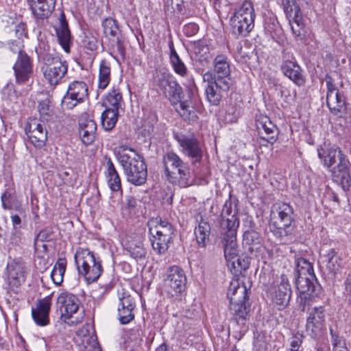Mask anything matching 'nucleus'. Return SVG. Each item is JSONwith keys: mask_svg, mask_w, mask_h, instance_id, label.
<instances>
[{"mask_svg": "<svg viewBox=\"0 0 351 351\" xmlns=\"http://www.w3.org/2000/svg\"><path fill=\"white\" fill-rule=\"evenodd\" d=\"M296 263L295 285L299 293L298 302L304 312L322 293V287L314 274L312 264L304 258H298Z\"/></svg>", "mask_w": 351, "mask_h": 351, "instance_id": "f257e3e1", "label": "nucleus"}, {"mask_svg": "<svg viewBox=\"0 0 351 351\" xmlns=\"http://www.w3.org/2000/svg\"><path fill=\"white\" fill-rule=\"evenodd\" d=\"M293 207L285 202H277L271 206L269 230L280 241H291L295 236V219Z\"/></svg>", "mask_w": 351, "mask_h": 351, "instance_id": "f03ea898", "label": "nucleus"}, {"mask_svg": "<svg viewBox=\"0 0 351 351\" xmlns=\"http://www.w3.org/2000/svg\"><path fill=\"white\" fill-rule=\"evenodd\" d=\"M318 156L322 160L324 167L332 173V180L340 184L342 188L348 189L351 184L350 163L341 149L336 146L326 150L318 151Z\"/></svg>", "mask_w": 351, "mask_h": 351, "instance_id": "7ed1b4c3", "label": "nucleus"}, {"mask_svg": "<svg viewBox=\"0 0 351 351\" xmlns=\"http://www.w3.org/2000/svg\"><path fill=\"white\" fill-rule=\"evenodd\" d=\"M219 223L226 260L228 262H231L233 267L236 268L235 263H237L241 269L245 270L249 267L248 263H244L242 265L241 259L238 258L237 233L240 223L239 218L237 215L221 218Z\"/></svg>", "mask_w": 351, "mask_h": 351, "instance_id": "20e7f679", "label": "nucleus"}, {"mask_svg": "<svg viewBox=\"0 0 351 351\" xmlns=\"http://www.w3.org/2000/svg\"><path fill=\"white\" fill-rule=\"evenodd\" d=\"M117 157L128 182L135 186L145 183L147 170L143 156L132 148L124 147L117 153Z\"/></svg>", "mask_w": 351, "mask_h": 351, "instance_id": "39448f33", "label": "nucleus"}, {"mask_svg": "<svg viewBox=\"0 0 351 351\" xmlns=\"http://www.w3.org/2000/svg\"><path fill=\"white\" fill-rule=\"evenodd\" d=\"M153 250L158 254H165L172 242L174 234L173 226L160 217L152 218L147 223Z\"/></svg>", "mask_w": 351, "mask_h": 351, "instance_id": "423d86ee", "label": "nucleus"}, {"mask_svg": "<svg viewBox=\"0 0 351 351\" xmlns=\"http://www.w3.org/2000/svg\"><path fill=\"white\" fill-rule=\"evenodd\" d=\"M75 262L78 272L88 283L94 282L100 277L103 267L101 261L88 249H80L75 254Z\"/></svg>", "mask_w": 351, "mask_h": 351, "instance_id": "0eeeda50", "label": "nucleus"}, {"mask_svg": "<svg viewBox=\"0 0 351 351\" xmlns=\"http://www.w3.org/2000/svg\"><path fill=\"white\" fill-rule=\"evenodd\" d=\"M255 16L252 1H243L230 18V25L233 34L242 37L247 36L254 27Z\"/></svg>", "mask_w": 351, "mask_h": 351, "instance_id": "6e6552de", "label": "nucleus"}, {"mask_svg": "<svg viewBox=\"0 0 351 351\" xmlns=\"http://www.w3.org/2000/svg\"><path fill=\"white\" fill-rule=\"evenodd\" d=\"M286 18L289 21L293 34L302 40L305 37V24L303 15L296 0H279Z\"/></svg>", "mask_w": 351, "mask_h": 351, "instance_id": "1a4fd4ad", "label": "nucleus"}, {"mask_svg": "<svg viewBox=\"0 0 351 351\" xmlns=\"http://www.w3.org/2000/svg\"><path fill=\"white\" fill-rule=\"evenodd\" d=\"M156 86L172 105L178 104L184 97L182 88L174 77L165 70L156 71L154 77Z\"/></svg>", "mask_w": 351, "mask_h": 351, "instance_id": "9d476101", "label": "nucleus"}, {"mask_svg": "<svg viewBox=\"0 0 351 351\" xmlns=\"http://www.w3.org/2000/svg\"><path fill=\"white\" fill-rule=\"evenodd\" d=\"M174 138L178 143L181 152L193 160L192 163L199 162L203 156V151L199 141L193 134L175 133Z\"/></svg>", "mask_w": 351, "mask_h": 351, "instance_id": "9b49d317", "label": "nucleus"}, {"mask_svg": "<svg viewBox=\"0 0 351 351\" xmlns=\"http://www.w3.org/2000/svg\"><path fill=\"white\" fill-rule=\"evenodd\" d=\"M88 97V87L82 81H74L69 84L62 99V106L71 110Z\"/></svg>", "mask_w": 351, "mask_h": 351, "instance_id": "f8f14e48", "label": "nucleus"}, {"mask_svg": "<svg viewBox=\"0 0 351 351\" xmlns=\"http://www.w3.org/2000/svg\"><path fill=\"white\" fill-rule=\"evenodd\" d=\"M203 80L207 83L205 93L208 101L213 106H218L223 95L227 93L231 85L216 80L210 73H204Z\"/></svg>", "mask_w": 351, "mask_h": 351, "instance_id": "ddd939ff", "label": "nucleus"}, {"mask_svg": "<svg viewBox=\"0 0 351 351\" xmlns=\"http://www.w3.org/2000/svg\"><path fill=\"white\" fill-rule=\"evenodd\" d=\"M102 27L104 34L108 38L112 49L123 56L125 48L117 21L111 17L106 18L102 21Z\"/></svg>", "mask_w": 351, "mask_h": 351, "instance_id": "4468645a", "label": "nucleus"}, {"mask_svg": "<svg viewBox=\"0 0 351 351\" xmlns=\"http://www.w3.org/2000/svg\"><path fill=\"white\" fill-rule=\"evenodd\" d=\"M270 295L272 302L280 308H285L289 304L291 289L285 274H282L276 280V284L270 290Z\"/></svg>", "mask_w": 351, "mask_h": 351, "instance_id": "2eb2a0df", "label": "nucleus"}, {"mask_svg": "<svg viewBox=\"0 0 351 351\" xmlns=\"http://www.w3.org/2000/svg\"><path fill=\"white\" fill-rule=\"evenodd\" d=\"M56 304L61 318L66 322L78 311L80 301L75 295L64 291L58 295Z\"/></svg>", "mask_w": 351, "mask_h": 351, "instance_id": "dca6fc26", "label": "nucleus"}, {"mask_svg": "<svg viewBox=\"0 0 351 351\" xmlns=\"http://www.w3.org/2000/svg\"><path fill=\"white\" fill-rule=\"evenodd\" d=\"M186 277L182 269L178 266H172L167 271L165 286L171 295L181 293L185 290Z\"/></svg>", "mask_w": 351, "mask_h": 351, "instance_id": "f3484780", "label": "nucleus"}, {"mask_svg": "<svg viewBox=\"0 0 351 351\" xmlns=\"http://www.w3.org/2000/svg\"><path fill=\"white\" fill-rule=\"evenodd\" d=\"M13 70L16 83L23 84L28 82L33 73V65L30 57L24 51H19Z\"/></svg>", "mask_w": 351, "mask_h": 351, "instance_id": "a211bd4d", "label": "nucleus"}, {"mask_svg": "<svg viewBox=\"0 0 351 351\" xmlns=\"http://www.w3.org/2000/svg\"><path fill=\"white\" fill-rule=\"evenodd\" d=\"M325 322V310L323 306H316L309 312L306 319V329L313 338L322 334Z\"/></svg>", "mask_w": 351, "mask_h": 351, "instance_id": "6ab92c4d", "label": "nucleus"}, {"mask_svg": "<svg viewBox=\"0 0 351 351\" xmlns=\"http://www.w3.org/2000/svg\"><path fill=\"white\" fill-rule=\"evenodd\" d=\"M31 143L36 147L41 148L47 141V131L40 121L34 119L27 123L25 128Z\"/></svg>", "mask_w": 351, "mask_h": 351, "instance_id": "aec40b11", "label": "nucleus"}, {"mask_svg": "<svg viewBox=\"0 0 351 351\" xmlns=\"http://www.w3.org/2000/svg\"><path fill=\"white\" fill-rule=\"evenodd\" d=\"M42 71L45 78L49 84L56 86L62 82L67 73L68 64L65 60L56 62V64L43 66Z\"/></svg>", "mask_w": 351, "mask_h": 351, "instance_id": "412c9836", "label": "nucleus"}, {"mask_svg": "<svg viewBox=\"0 0 351 351\" xmlns=\"http://www.w3.org/2000/svg\"><path fill=\"white\" fill-rule=\"evenodd\" d=\"M213 71H208L216 80L231 85L230 68L228 58L224 55H218L213 60Z\"/></svg>", "mask_w": 351, "mask_h": 351, "instance_id": "4be33fe9", "label": "nucleus"}, {"mask_svg": "<svg viewBox=\"0 0 351 351\" xmlns=\"http://www.w3.org/2000/svg\"><path fill=\"white\" fill-rule=\"evenodd\" d=\"M51 306V299L49 297L36 301V307L32 308V316L37 325L44 326L49 324Z\"/></svg>", "mask_w": 351, "mask_h": 351, "instance_id": "5701e85b", "label": "nucleus"}, {"mask_svg": "<svg viewBox=\"0 0 351 351\" xmlns=\"http://www.w3.org/2000/svg\"><path fill=\"white\" fill-rule=\"evenodd\" d=\"M192 59L199 69L204 70L207 67L211 60L208 46L202 40L194 42L192 48Z\"/></svg>", "mask_w": 351, "mask_h": 351, "instance_id": "b1692460", "label": "nucleus"}, {"mask_svg": "<svg viewBox=\"0 0 351 351\" xmlns=\"http://www.w3.org/2000/svg\"><path fill=\"white\" fill-rule=\"evenodd\" d=\"M256 128L261 139L273 144L278 134L277 127L271 121L269 117H261L256 121Z\"/></svg>", "mask_w": 351, "mask_h": 351, "instance_id": "393cba45", "label": "nucleus"}, {"mask_svg": "<svg viewBox=\"0 0 351 351\" xmlns=\"http://www.w3.org/2000/svg\"><path fill=\"white\" fill-rule=\"evenodd\" d=\"M282 73L298 86L305 84V76L300 66L291 60H284L281 64Z\"/></svg>", "mask_w": 351, "mask_h": 351, "instance_id": "a878e982", "label": "nucleus"}, {"mask_svg": "<svg viewBox=\"0 0 351 351\" xmlns=\"http://www.w3.org/2000/svg\"><path fill=\"white\" fill-rule=\"evenodd\" d=\"M242 245L247 254L253 255L261 249L263 238L257 231L247 230L243 233Z\"/></svg>", "mask_w": 351, "mask_h": 351, "instance_id": "bb28decb", "label": "nucleus"}, {"mask_svg": "<svg viewBox=\"0 0 351 351\" xmlns=\"http://www.w3.org/2000/svg\"><path fill=\"white\" fill-rule=\"evenodd\" d=\"M326 104L330 112L336 116H341L347 110L346 97L343 92L326 95Z\"/></svg>", "mask_w": 351, "mask_h": 351, "instance_id": "cd10ccee", "label": "nucleus"}, {"mask_svg": "<svg viewBox=\"0 0 351 351\" xmlns=\"http://www.w3.org/2000/svg\"><path fill=\"white\" fill-rule=\"evenodd\" d=\"M169 181L180 187H187L191 184L189 167L186 163L180 165L178 168L167 176Z\"/></svg>", "mask_w": 351, "mask_h": 351, "instance_id": "c85d7f7f", "label": "nucleus"}, {"mask_svg": "<svg viewBox=\"0 0 351 351\" xmlns=\"http://www.w3.org/2000/svg\"><path fill=\"white\" fill-rule=\"evenodd\" d=\"M59 25L56 28L59 43L66 52H69L71 32L65 14L62 12L59 16Z\"/></svg>", "mask_w": 351, "mask_h": 351, "instance_id": "c756f323", "label": "nucleus"}, {"mask_svg": "<svg viewBox=\"0 0 351 351\" xmlns=\"http://www.w3.org/2000/svg\"><path fill=\"white\" fill-rule=\"evenodd\" d=\"M56 0H32L34 15L40 19H47L54 10Z\"/></svg>", "mask_w": 351, "mask_h": 351, "instance_id": "7c9ffc66", "label": "nucleus"}, {"mask_svg": "<svg viewBox=\"0 0 351 351\" xmlns=\"http://www.w3.org/2000/svg\"><path fill=\"white\" fill-rule=\"evenodd\" d=\"M227 297L230 304L246 302L248 299L247 289L243 284L240 285L238 281H234L230 283Z\"/></svg>", "mask_w": 351, "mask_h": 351, "instance_id": "2f4dec72", "label": "nucleus"}, {"mask_svg": "<svg viewBox=\"0 0 351 351\" xmlns=\"http://www.w3.org/2000/svg\"><path fill=\"white\" fill-rule=\"evenodd\" d=\"M25 262L21 258H15L8 265L9 278L14 281V285L18 286L25 280Z\"/></svg>", "mask_w": 351, "mask_h": 351, "instance_id": "473e14b6", "label": "nucleus"}, {"mask_svg": "<svg viewBox=\"0 0 351 351\" xmlns=\"http://www.w3.org/2000/svg\"><path fill=\"white\" fill-rule=\"evenodd\" d=\"M89 326H83L79 329L74 337V341L79 348L80 351H84L88 346H93L96 337L90 334Z\"/></svg>", "mask_w": 351, "mask_h": 351, "instance_id": "72a5a7b5", "label": "nucleus"}, {"mask_svg": "<svg viewBox=\"0 0 351 351\" xmlns=\"http://www.w3.org/2000/svg\"><path fill=\"white\" fill-rule=\"evenodd\" d=\"M229 310L237 324L245 326V321L249 317L250 306H247L246 302L231 303Z\"/></svg>", "mask_w": 351, "mask_h": 351, "instance_id": "f704fd0d", "label": "nucleus"}, {"mask_svg": "<svg viewBox=\"0 0 351 351\" xmlns=\"http://www.w3.org/2000/svg\"><path fill=\"white\" fill-rule=\"evenodd\" d=\"M194 232L199 246L205 247L210 241V226L202 216H200V220L198 221V226L195 227Z\"/></svg>", "mask_w": 351, "mask_h": 351, "instance_id": "c9c22d12", "label": "nucleus"}, {"mask_svg": "<svg viewBox=\"0 0 351 351\" xmlns=\"http://www.w3.org/2000/svg\"><path fill=\"white\" fill-rule=\"evenodd\" d=\"M173 106L184 121L195 122L198 119L197 110L187 101H183L180 99V101Z\"/></svg>", "mask_w": 351, "mask_h": 351, "instance_id": "e433bc0d", "label": "nucleus"}, {"mask_svg": "<svg viewBox=\"0 0 351 351\" xmlns=\"http://www.w3.org/2000/svg\"><path fill=\"white\" fill-rule=\"evenodd\" d=\"M106 176L108 184L112 191H119L121 189V179L110 158L107 160Z\"/></svg>", "mask_w": 351, "mask_h": 351, "instance_id": "4c0bfd02", "label": "nucleus"}, {"mask_svg": "<svg viewBox=\"0 0 351 351\" xmlns=\"http://www.w3.org/2000/svg\"><path fill=\"white\" fill-rule=\"evenodd\" d=\"M123 97L121 90L119 88L113 87L106 95V106L110 109L119 111V109L123 104Z\"/></svg>", "mask_w": 351, "mask_h": 351, "instance_id": "58836bf2", "label": "nucleus"}, {"mask_svg": "<svg viewBox=\"0 0 351 351\" xmlns=\"http://www.w3.org/2000/svg\"><path fill=\"white\" fill-rule=\"evenodd\" d=\"M118 115L119 111L106 108L101 115V122L103 128L106 131L112 130L117 122Z\"/></svg>", "mask_w": 351, "mask_h": 351, "instance_id": "ea45409f", "label": "nucleus"}, {"mask_svg": "<svg viewBox=\"0 0 351 351\" xmlns=\"http://www.w3.org/2000/svg\"><path fill=\"white\" fill-rule=\"evenodd\" d=\"M162 162L166 176H168L173 171L176 170L180 165H182L185 163L176 154L173 152H168L164 155Z\"/></svg>", "mask_w": 351, "mask_h": 351, "instance_id": "a19ab883", "label": "nucleus"}, {"mask_svg": "<svg viewBox=\"0 0 351 351\" xmlns=\"http://www.w3.org/2000/svg\"><path fill=\"white\" fill-rule=\"evenodd\" d=\"M111 69L110 63L103 60L99 64V89H105L110 82Z\"/></svg>", "mask_w": 351, "mask_h": 351, "instance_id": "79ce46f5", "label": "nucleus"}, {"mask_svg": "<svg viewBox=\"0 0 351 351\" xmlns=\"http://www.w3.org/2000/svg\"><path fill=\"white\" fill-rule=\"evenodd\" d=\"M324 257L327 262L326 267L329 272L335 274L341 267L342 260L334 249H330Z\"/></svg>", "mask_w": 351, "mask_h": 351, "instance_id": "37998d69", "label": "nucleus"}, {"mask_svg": "<svg viewBox=\"0 0 351 351\" xmlns=\"http://www.w3.org/2000/svg\"><path fill=\"white\" fill-rule=\"evenodd\" d=\"M66 267V261L65 258H59L55 264L51 273V278L56 285H60L62 284Z\"/></svg>", "mask_w": 351, "mask_h": 351, "instance_id": "c03bdc74", "label": "nucleus"}, {"mask_svg": "<svg viewBox=\"0 0 351 351\" xmlns=\"http://www.w3.org/2000/svg\"><path fill=\"white\" fill-rule=\"evenodd\" d=\"M128 251L130 256L134 259H143L145 257L146 250L143 247V244L141 241L131 243L128 247Z\"/></svg>", "mask_w": 351, "mask_h": 351, "instance_id": "a18cd8bd", "label": "nucleus"}, {"mask_svg": "<svg viewBox=\"0 0 351 351\" xmlns=\"http://www.w3.org/2000/svg\"><path fill=\"white\" fill-rule=\"evenodd\" d=\"M53 232L52 231V230L51 228H45L41 231H40V232L38 234V235L36 236V237L35 238V240H34V247H35V250H38L39 247H40V244L39 243H44V242H47V241H50L53 239Z\"/></svg>", "mask_w": 351, "mask_h": 351, "instance_id": "49530a36", "label": "nucleus"}, {"mask_svg": "<svg viewBox=\"0 0 351 351\" xmlns=\"http://www.w3.org/2000/svg\"><path fill=\"white\" fill-rule=\"evenodd\" d=\"M184 8V0H166L165 10L170 12L181 13Z\"/></svg>", "mask_w": 351, "mask_h": 351, "instance_id": "de8ad7c7", "label": "nucleus"}, {"mask_svg": "<svg viewBox=\"0 0 351 351\" xmlns=\"http://www.w3.org/2000/svg\"><path fill=\"white\" fill-rule=\"evenodd\" d=\"M80 128L90 131V133L96 134L97 124L93 119L87 117V116L82 117L79 121Z\"/></svg>", "mask_w": 351, "mask_h": 351, "instance_id": "09e8293b", "label": "nucleus"}, {"mask_svg": "<svg viewBox=\"0 0 351 351\" xmlns=\"http://www.w3.org/2000/svg\"><path fill=\"white\" fill-rule=\"evenodd\" d=\"M170 62L176 73L182 77H185L187 75L188 69L180 58L172 60L170 61Z\"/></svg>", "mask_w": 351, "mask_h": 351, "instance_id": "8fccbe9b", "label": "nucleus"}, {"mask_svg": "<svg viewBox=\"0 0 351 351\" xmlns=\"http://www.w3.org/2000/svg\"><path fill=\"white\" fill-rule=\"evenodd\" d=\"M10 241L12 244L18 246L24 244L25 238L21 228L12 229Z\"/></svg>", "mask_w": 351, "mask_h": 351, "instance_id": "3c124183", "label": "nucleus"}, {"mask_svg": "<svg viewBox=\"0 0 351 351\" xmlns=\"http://www.w3.org/2000/svg\"><path fill=\"white\" fill-rule=\"evenodd\" d=\"M82 44L86 49L93 51L97 49V39L91 34H86L84 36Z\"/></svg>", "mask_w": 351, "mask_h": 351, "instance_id": "603ef678", "label": "nucleus"}, {"mask_svg": "<svg viewBox=\"0 0 351 351\" xmlns=\"http://www.w3.org/2000/svg\"><path fill=\"white\" fill-rule=\"evenodd\" d=\"M133 310L118 308L119 319L122 324H127L134 318Z\"/></svg>", "mask_w": 351, "mask_h": 351, "instance_id": "864d4df0", "label": "nucleus"}, {"mask_svg": "<svg viewBox=\"0 0 351 351\" xmlns=\"http://www.w3.org/2000/svg\"><path fill=\"white\" fill-rule=\"evenodd\" d=\"M2 206L4 209H16L15 198L9 193L5 192L1 196Z\"/></svg>", "mask_w": 351, "mask_h": 351, "instance_id": "5fc2aeb1", "label": "nucleus"}, {"mask_svg": "<svg viewBox=\"0 0 351 351\" xmlns=\"http://www.w3.org/2000/svg\"><path fill=\"white\" fill-rule=\"evenodd\" d=\"M40 60H41L45 66H51L56 64V62L62 61L60 57L54 56L50 51L44 53L41 56H38Z\"/></svg>", "mask_w": 351, "mask_h": 351, "instance_id": "6e6d98bb", "label": "nucleus"}, {"mask_svg": "<svg viewBox=\"0 0 351 351\" xmlns=\"http://www.w3.org/2000/svg\"><path fill=\"white\" fill-rule=\"evenodd\" d=\"M120 306L118 308H125L129 310H134L135 304L133 298L129 295L123 294L119 298Z\"/></svg>", "mask_w": 351, "mask_h": 351, "instance_id": "4d7b16f0", "label": "nucleus"}, {"mask_svg": "<svg viewBox=\"0 0 351 351\" xmlns=\"http://www.w3.org/2000/svg\"><path fill=\"white\" fill-rule=\"evenodd\" d=\"M304 335L302 334L299 332L295 334L291 339L290 348L296 351H302V343Z\"/></svg>", "mask_w": 351, "mask_h": 351, "instance_id": "13d9d810", "label": "nucleus"}, {"mask_svg": "<svg viewBox=\"0 0 351 351\" xmlns=\"http://www.w3.org/2000/svg\"><path fill=\"white\" fill-rule=\"evenodd\" d=\"M240 112L233 106H230L225 114L224 119L227 123H234L237 121Z\"/></svg>", "mask_w": 351, "mask_h": 351, "instance_id": "bf43d9fd", "label": "nucleus"}, {"mask_svg": "<svg viewBox=\"0 0 351 351\" xmlns=\"http://www.w3.org/2000/svg\"><path fill=\"white\" fill-rule=\"evenodd\" d=\"M95 134L93 132L80 128V135L83 143L89 145L93 143L95 138Z\"/></svg>", "mask_w": 351, "mask_h": 351, "instance_id": "052dcab7", "label": "nucleus"}, {"mask_svg": "<svg viewBox=\"0 0 351 351\" xmlns=\"http://www.w3.org/2000/svg\"><path fill=\"white\" fill-rule=\"evenodd\" d=\"M326 87H327V94L326 95H329V94H333L339 92V90L337 89L335 86L333 79L330 75L327 74L325 77Z\"/></svg>", "mask_w": 351, "mask_h": 351, "instance_id": "680f3d73", "label": "nucleus"}, {"mask_svg": "<svg viewBox=\"0 0 351 351\" xmlns=\"http://www.w3.org/2000/svg\"><path fill=\"white\" fill-rule=\"evenodd\" d=\"M38 108L39 113L42 116H49L52 111L49 105V101L46 100L40 102Z\"/></svg>", "mask_w": 351, "mask_h": 351, "instance_id": "e2e57ef3", "label": "nucleus"}, {"mask_svg": "<svg viewBox=\"0 0 351 351\" xmlns=\"http://www.w3.org/2000/svg\"><path fill=\"white\" fill-rule=\"evenodd\" d=\"M50 51L49 45L44 40H40L38 47L36 48V52L38 56Z\"/></svg>", "mask_w": 351, "mask_h": 351, "instance_id": "0e129e2a", "label": "nucleus"}, {"mask_svg": "<svg viewBox=\"0 0 351 351\" xmlns=\"http://www.w3.org/2000/svg\"><path fill=\"white\" fill-rule=\"evenodd\" d=\"M232 204L231 202H226L224 207L221 211V218L230 217V216L237 215L234 212L232 213Z\"/></svg>", "mask_w": 351, "mask_h": 351, "instance_id": "69168bd1", "label": "nucleus"}, {"mask_svg": "<svg viewBox=\"0 0 351 351\" xmlns=\"http://www.w3.org/2000/svg\"><path fill=\"white\" fill-rule=\"evenodd\" d=\"M198 31V26L195 23H189L184 27V32L188 36L196 34Z\"/></svg>", "mask_w": 351, "mask_h": 351, "instance_id": "338daca9", "label": "nucleus"}, {"mask_svg": "<svg viewBox=\"0 0 351 351\" xmlns=\"http://www.w3.org/2000/svg\"><path fill=\"white\" fill-rule=\"evenodd\" d=\"M345 291L344 294L346 295L351 296V274H348L344 282Z\"/></svg>", "mask_w": 351, "mask_h": 351, "instance_id": "774afa93", "label": "nucleus"}]
</instances>
